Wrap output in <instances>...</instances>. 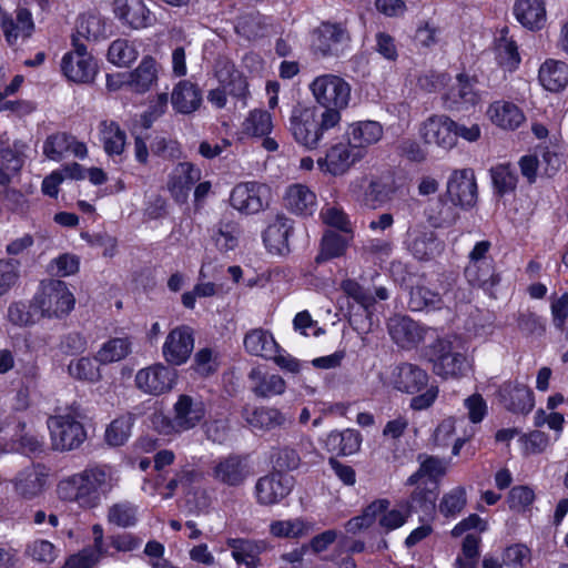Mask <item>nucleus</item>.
<instances>
[{"instance_id":"nucleus-1","label":"nucleus","mask_w":568,"mask_h":568,"mask_svg":"<svg viewBox=\"0 0 568 568\" xmlns=\"http://www.w3.org/2000/svg\"><path fill=\"white\" fill-rule=\"evenodd\" d=\"M118 483L119 475L113 466L95 464L60 480L57 494L61 500L74 503L82 509H93Z\"/></svg>"},{"instance_id":"nucleus-2","label":"nucleus","mask_w":568,"mask_h":568,"mask_svg":"<svg viewBox=\"0 0 568 568\" xmlns=\"http://www.w3.org/2000/svg\"><path fill=\"white\" fill-rule=\"evenodd\" d=\"M341 120L335 110L297 103L291 110L287 129L298 145L313 151L321 145L325 133L339 125Z\"/></svg>"},{"instance_id":"nucleus-3","label":"nucleus","mask_w":568,"mask_h":568,"mask_svg":"<svg viewBox=\"0 0 568 568\" xmlns=\"http://www.w3.org/2000/svg\"><path fill=\"white\" fill-rule=\"evenodd\" d=\"M425 356L433 373L443 379H459L470 369L465 348L456 336L436 339L427 347Z\"/></svg>"},{"instance_id":"nucleus-4","label":"nucleus","mask_w":568,"mask_h":568,"mask_svg":"<svg viewBox=\"0 0 568 568\" xmlns=\"http://www.w3.org/2000/svg\"><path fill=\"white\" fill-rule=\"evenodd\" d=\"M92 536L93 548L71 556L63 568H93L101 558L113 557L110 548L118 552H130L139 549L142 545L140 537L129 532L111 535L104 539L103 528L99 524L92 527Z\"/></svg>"},{"instance_id":"nucleus-5","label":"nucleus","mask_w":568,"mask_h":568,"mask_svg":"<svg viewBox=\"0 0 568 568\" xmlns=\"http://www.w3.org/2000/svg\"><path fill=\"white\" fill-rule=\"evenodd\" d=\"M75 305V297L68 284L58 278L41 281L38 292L33 296L34 310L41 317L62 318Z\"/></svg>"},{"instance_id":"nucleus-6","label":"nucleus","mask_w":568,"mask_h":568,"mask_svg":"<svg viewBox=\"0 0 568 568\" xmlns=\"http://www.w3.org/2000/svg\"><path fill=\"white\" fill-rule=\"evenodd\" d=\"M172 412V419L162 417L163 426L160 432L164 435L181 434L195 428L204 419L206 408L200 397L181 394L173 404Z\"/></svg>"},{"instance_id":"nucleus-7","label":"nucleus","mask_w":568,"mask_h":568,"mask_svg":"<svg viewBox=\"0 0 568 568\" xmlns=\"http://www.w3.org/2000/svg\"><path fill=\"white\" fill-rule=\"evenodd\" d=\"M315 101L324 110L341 111L348 106L351 85L339 75L327 73L316 77L308 85Z\"/></svg>"},{"instance_id":"nucleus-8","label":"nucleus","mask_w":568,"mask_h":568,"mask_svg":"<svg viewBox=\"0 0 568 568\" xmlns=\"http://www.w3.org/2000/svg\"><path fill=\"white\" fill-rule=\"evenodd\" d=\"M52 447L55 450H72L85 440L87 432L75 412L57 414L47 420Z\"/></svg>"},{"instance_id":"nucleus-9","label":"nucleus","mask_w":568,"mask_h":568,"mask_svg":"<svg viewBox=\"0 0 568 568\" xmlns=\"http://www.w3.org/2000/svg\"><path fill=\"white\" fill-rule=\"evenodd\" d=\"M176 378L175 369L158 363L139 369L134 377V384L143 394L160 396L173 389Z\"/></svg>"},{"instance_id":"nucleus-10","label":"nucleus","mask_w":568,"mask_h":568,"mask_svg":"<svg viewBox=\"0 0 568 568\" xmlns=\"http://www.w3.org/2000/svg\"><path fill=\"white\" fill-rule=\"evenodd\" d=\"M210 475L217 484L236 488L244 485L252 470L244 456L231 454L213 460Z\"/></svg>"},{"instance_id":"nucleus-11","label":"nucleus","mask_w":568,"mask_h":568,"mask_svg":"<svg viewBox=\"0 0 568 568\" xmlns=\"http://www.w3.org/2000/svg\"><path fill=\"white\" fill-rule=\"evenodd\" d=\"M271 187L264 183L245 182L237 184L231 193V205L243 213L255 214L268 206Z\"/></svg>"},{"instance_id":"nucleus-12","label":"nucleus","mask_w":568,"mask_h":568,"mask_svg":"<svg viewBox=\"0 0 568 568\" xmlns=\"http://www.w3.org/2000/svg\"><path fill=\"white\" fill-rule=\"evenodd\" d=\"M48 479V468L41 464H32L19 470L10 483L18 497L32 500L45 490Z\"/></svg>"},{"instance_id":"nucleus-13","label":"nucleus","mask_w":568,"mask_h":568,"mask_svg":"<svg viewBox=\"0 0 568 568\" xmlns=\"http://www.w3.org/2000/svg\"><path fill=\"white\" fill-rule=\"evenodd\" d=\"M194 348L193 331L186 325L172 329L162 347L164 359L172 365L184 364Z\"/></svg>"},{"instance_id":"nucleus-14","label":"nucleus","mask_w":568,"mask_h":568,"mask_svg":"<svg viewBox=\"0 0 568 568\" xmlns=\"http://www.w3.org/2000/svg\"><path fill=\"white\" fill-rule=\"evenodd\" d=\"M447 193L454 205L468 209L477 201V183L470 169L456 170L447 182Z\"/></svg>"},{"instance_id":"nucleus-15","label":"nucleus","mask_w":568,"mask_h":568,"mask_svg":"<svg viewBox=\"0 0 568 568\" xmlns=\"http://www.w3.org/2000/svg\"><path fill=\"white\" fill-rule=\"evenodd\" d=\"M363 156L364 153L352 149L349 143L338 142L328 148L325 156L317 160V164L323 172L342 175Z\"/></svg>"},{"instance_id":"nucleus-16","label":"nucleus","mask_w":568,"mask_h":568,"mask_svg":"<svg viewBox=\"0 0 568 568\" xmlns=\"http://www.w3.org/2000/svg\"><path fill=\"white\" fill-rule=\"evenodd\" d=\"M27 144L20 140L9 142L0 138V184L7 186L17 175L26 158Z\"/></svg>"},{"instance_id":"nucleus-17","label":"nucleus","mask_w":568,"mask_h":568,"mask_svg":"<svg viewBox=\"0 0 568 568\" xmlns=\"http://www.w3.org/2000/svg\"><path fill=\"white\" fill-rule=\"evenodd\" d=\"M293 487V478L274 471L261 477L255 485L257 501L262 505H274L285 498Z\"/></svg>"},{"instance_id":"nucleus-18","label":"nucleus","mask_w":568,"mask_h":568,"mask_svg":"<svg viewBox=\"0 0 568 568\" xmlns=\"http://www.w3.org/2000/svg\"><path fill=\"white\" fill-rule=\"evenodd\" d=\"M455 121L447 115H432L420 126V135L426 143L436 144L445 150L455 146Z\"/></svg>"},{"instance_id":"nucleus-19","label":"nucleus","mask_w":568,"mask_h":568,"mask_svg":"<svg viewBox=\"0 0 568 568\" xmlns=\"http://www.w3.org/2000/svg\"><path fill=\"white\" fill-rule=\"evenodd\" d=\"M294 231V222L283 214H278L268 223L263 233V242L267 251L275 255L290 253V237Z\"/></svg>"},{"instance_id":"nucleus-20","label":"nucleus","mask_w":568,"mask_h":568,"mask_svg":"<svg viewBox=\"0 0 568 568\" xmlns=\"http://www.w3.org/2000/svg\"><path fill=\"white\" fill-rule=\"evenodd\" d=\"M428 373L416 364L402 363L392 373L393 387L402 393L417 394L427 387Z\"/></svg>"},{"instance_id":"nucleus-21","label":"nucleus","mask_w":568,"mask_h":568,"mask_svg":"<svg viewBox=\"0 0 568 568\" xmlns=\"http://www.w3.org/2000/svg\"><path fill=\"white\" fill-rule=\"evenodd\" d=\"M201 170L190 162L175 165L168 179V190L176 202L183 203L191 187L201 180Z\"/></svg>"},{"instance_id":"nucleus-22","label":"nucleus","mask_w":568,"mask_h":568,"mask_svg":"<svg viewBox=\"0 0 568 568\" xmlns=\"http://www.w3.org/2000/svg\"><path fill=\"white\" fill-rule=\"evenodd\" d=\"M6 42L13 47L19 40L29 39L34 31V22L31 12L26 8H18L8 20L2 21L0 27Z\"/></svg>"},{"instance_id":"nucleus-23","label":"nucleus","mask_w":568,"mask_h":568,"mask_svg":"<svg viewBox=\"0 0 568 568\" xmlns=\"http://www.w3.org/2000/svg\"><path fill=\"white\" fill-rule=\"evenodd\" d=\"M61 70L64 77L75 83H88L97 73V65L92 55L65 53L61 60Z\"/></svg>"},{"instance_id":"nucleus-24","label":"nucleus","mask_w":568,"mask_h":568,"mask_svg":"<svg viewBox=\"0 0 568 568\" xmlns=\"http://www.w3.org/2000/svg\"><path fill=\"white\" fill-rule=\"evenodd\" d=\"M113 12L122 23L133 28H145L151 23V13L142 0H114Z\"/></svg>"},{"instance_id":"nucleus-25","label":"nucleus","mask_w":568,"mask_h":568,"mask_svg":"<svg viewBox=\"0 0 568 568\" xmlns=\"http://www.w3.org/2000/svg\"><path fill=\"white\" fill-rule=\"evenodd\" d=\"M486 114L490 122L503 130H516L524 121V112L513 102L499 100L493 102Z\"/></svg>"},{"instance_id":"nucleus-26","label":"nucleus","mask_w":568,"mask_h":568,"mask_svg":"<svg viewBox=\"0 0 568 568\" xmlns=\"http://www.w3.org/2000/svg\"><path fill=\"white\" fill-rule=\"evenodd\" d=\"M383 126L376 121H358L348 126L346 132L352 149L362 151L376 144L383 136Z\"/></svg>"},{"instance_id":"nucleus-27","label":"nucleus","mask_w":568,"mask_h":568,"mask_svg":"<svg viewBox=\"0 0 568 568\" xmlns=\"http://www.w3.org/2000/svg\"><path fill=\"white\" fill-rule=\"evenodd\" d=\"M409 295V307L412 311H422L424 308L438 310L443 306L450 307L455 304L456 300V296L450 295L448 291L440 294L425 285L414 286Z\"/></svg>"},{"instance_id":"nucleus-28","label":"nucleus","mask_w":568,"mask_h":568,"mask_svg":"<svg viewBox=\"0 0 568 568\" xmlns=\"http://www.w3.org/2000/svg\"><path fill=\"white\" fill-rule=\"evenodd\" d=\"M388 331L393 341L404 348L416 345L424 337L423 328L415 321L406 316L390 318Z\"/></svg>"},{"instance_id":"nucleus-29","label":"nucleus","mask_w":568,"mask_h":568,"mask_svg":"<svg viewBox=\"0 0 568 568\" xmlns=\"http://www.w3.org/2000/svg\"><path fill=\"white\" fill-rule=\"evenodd\" d=\"M98 136L109 156L121 155L126 145V133L113 120H102L98 124Z\"/></svg>"},{"instance_id":"nucleus-30","label":"nucleus","mask_w":568,"mask_h":568,"mask_svg":"<svg viewBox=\"0 0 568 568\" xmlns=\"http://www.w3.org/2000/svg\"><path fill=\"white\" fill-rule=\"evenodd\" d=\"M505 407L515 413H529L534 407L532 392L524 384H506L500 388Z\"/></svg>"},{"instance_id":"nucleus-31","label":"nucleus","mask_w":568,"mask_h":568,"mask_svg":"<svg viewBox=\"0 0 568 568\" xmlns=\"http://www.w3.org/2000/svg\"><path fill=\"white\" fill-rule=\"evenodd\" d=\"M284 203L294 214L312 215L316 209V195L306 185L293 184L285 192Z\"/></svg>"},{"instance_id":"nucleus-32","label":"nucleus","mask_w":568,"mask_h":568,"mask_svg":"<svg viewBox=\"0 0 568 568\" xmlns=\"http://www.w3.org/2000/svg\"><path fill=\"white\" fill-rule=\"evenodd\" d=\"M541 85L550 92H559L568 84V64L560 60L548 59L539 68Z\"/></svg>"},{"instance_id":"nucleus-33","label":"nucleus","mask_w":568,"mask_h":568,"mask_svg":"<svg viewBox=\"0 0 568 568\" xmlns=\"http://www.w3.org/2000/svg\"><path fill=\"white\" fill-rule=\"evenodd\" d=\"M171 102L176 112L193 113L202 103L201 90L189 81H180L173 89Z\"/></svg>"},{"instance_id":"nucleus-34","label":"nucleus","mask_w":568,"mask_h":568,"mask_svg":"<svg viewBox=\"0 0 568 568\" xmlns=\"http://www.w3.org/2000/svg\"><path fill=\"white\" fill-rule=\"evenodd\" d=\"M244 417L252 428L258 430H273L284 427L290 422V418L284 413L274 407L246 409Z\"/></svg>"},{"instance_id":"nucleus-35","label":"nucleus","mask_w":568,"mask_h":568,"mask_svg":"<svg viewBox=\"0 0 568 568\" xmlns=\"http://www.w3.org/2000/svg\"><path fill=\"white\" fill-rule=\"evenodd\" d=\"M347 32L339 24L323 23L314 41V48L323 55L337 54L339 47L347 40Z\"/></svg>"},{"instance_id":"nucleus-36","label":"nucleus","mask_w":568,"mask_h":568,"mask_svg":"<svg viewBox=\"0 0 568 568\" xmlns=\"http://www.w3.org/2000/svg\"><path fill=\"white\" fill-rule=\"evenodd\" d=\"M362 440V435L355 429L333 430L326 436L325 447L328 452L347 456L359 450Z\"/></svg>"},{"instance_id":"nucleus-37","label":"nucleus","mask_w":568,"mask_h":568,"mask_svg":"<svg viewBox=\"0 0 568 568\" xmlns=\"http://www.w3.org/2000/svg\"><path fill=\"white\" fill-rule=\"evenodd\" d=\"M417 462L419 463V468L407 478V486L417 485L423 477H428L436 486V481L445 476L448 469V462L435 456L419 454Z\"/></svg>"},{"instance_id":"nucleus-38","label":"nucleus","mask_w":568,"mask_h":568,"mask_svg":"<svg viewBox=\"0 0 568 568\" xmlns=\"http://www.w3.org/2000/svg\"><path fill=\"white\" fill-rule=\"evenodd\" d=\"M248 378L252 382V390L257 397L270 398L285 392V381L276 374H266L258 368H253Z\"/></svg>"},{"instance_id":"nucleus-39","label":"nucleus","mask_w":568,"mask_h":568,"mask_svg":"<svg viewBox=\"0 0 568 568\" xmlns=\"http://www.w3.org/2000/svg\"><path fill=\"white\" fill-rule=\"evenodd\" d=\"M158 79V64L152 57H144L136 69L129 74L125 82L130 90L144 93L149 91Z\"/></svg>"},{"instance_id":"nucleus-40","label":"nucleus","mask_w":568,"mask_h":568,"mask_svg":"<svg viewBox=\"0 0 568 568\" xmlns=\"http://www.w3.org/2000/svg\"><path fill=\"white\" fill-rule=\"evenodd\" d=\"M197 473L191 468H182L174 474L170 479H165L162 473L155 479V487L159 494L164 498H171L174 496L178 488L189 491L193 483L196 480Z\"/></svg>"},{"instance_id":"nucleus-41","label":"nucleus","mask_w":568,"mask_h":568,"mask_svg":"<svg viewBox=\"0 0 568 568\" xmlns=\"http://www.w3.org/2000/svg\"><path fill=\"white\" fill-rule=\"evenodd\" d=\"M231 549L233 559L237 564L245 565L247 568H256L258 565V556L263 546L254 540L243 538H230L226 541Z\"/></svg>"},{"instance_id":"nucleus-42","label":"nucleus","mask_w":568,"mask_h":568,"mask_svg":"<svg viewBox=\"0 0 568 568\" xmlns=\"http://www.w3.org/2000/svg\"><path fill=\"white\" fill-rule=\"evenodd\" d=\"M465 278L467 283L485 293L493 294V288L499 283V275L495 271V264L466 265Z\"/></svg>"},{"instance_id":"nucleus-43","label":"nucleus","mask_w":568,"mask_h":568,"mask_svg":"<svg viewBox=\"0 0 568 568\" xmlns=\"http://www.w3.org/2000/svg\"><path fill=\"white\" fill-rule=\"evenodd\" d=\"M516 19L526 28H540L546 19L541 0H516L514 6Z\"/></svg>"},{"instance_id":"nucleus-44","label":"nucleus","mask_w":568,"mask_h":568,"mask_svg":"<svg viewBox=\"0 0 568 568\" xmlns=\"http://www.w3.org/2000/svg\"><path fill=\"white\" fill-rule=\"evenodd\" d=\"M132 352V343L129 337H113L104 342L95 354V361L100 365H109L121 362Z\"/></svg>"},{"instance_id":"nucleus-45","label":"nucleus","mask_w":568,"mask_h":568,"mask_svg":"<svg viewBox=\"0 0 568 568\" xmlns=\"http://www.w3.org/2000/svg\"><path fill=\"white\" fill-rule=\"evenodd\" d=\"M445 101L447 109L460 110L468 105H475L478 97L469 81L464 75H458L456 84L446 93Z\"/></svg>"},{"instance_id":"nucleus-46","label":"nucleus","mask_w":568,"mask_h":568,"mask_svg":"<svg viewBox=\"0 0 568 568\" xmlns=\"http://www.w3.org/2000/svg\"><path fill=\"white\" fill-rule=\"evenodd\" d=\"M245 349L254 356L271 358L277 352L274 337L262 328L250 331L244 337Z\"/></svg>"},{"instance_id":"nucleus-47","label":"nucleus","mask_w":568,"mask_h":568,"mask_svg":"<svg viewBox=\"0 0 568 568\" xmlns=\"http://www.w3.org/2000/svg\"><path fill=\"white\" fill-rule=\"evenodd\" d=\"M139 57L134 42L128 39H116L108 50V61L119 68L130 67Z\"/></svg>"},{"instance_id":"nucleus-48","label":"nucleus","mask_w":568,"mask_h":568,"mask_svg":"<svg viewBox=\"0 0 568 568\" xmlns=\"http://www.w3.org/2000/svg\"><path fill=\"white\" fill-rule=\"evenodd\" d=\"M69 375L80 382L98 383L102 378L100 367L97 365L95 357L82 356L70 361L68 365Z\"/></svg>"},{"instance_id":"nucleus-49","label":"nucleus","mask_w":568,"mask_h":568,"mask_svg":"<svg viewBox=\"0 0 568 568\" xmlns=\"http://www.w3.org/2000/svg\"><path fill=\"white\" fill-rule=\"evenodd\" d=\"M38 310H34L33 300L30 304L22 301H16L9 304L7 310V320L17 327H29L38 322Z\"/></svg>"},{"instance_id":"nucleus-50","label":"nucleus","mask_w":568,"mask_h":568,"mask_svg":"<svg viewBox=\"0 0 568 568\" xmlns=\"http://www.w3.org/2000/svg\"><path fill=\"white\" fill-rule=\"evenodd\" d=\"M313 525L302 518L276 520L270 525V532L278 538H300L308 535Z\"/></svg>"},{"instance_id":"nucleus-51","label":"nucleus","mask_w":568,"mask_h":568,"mask_svg":"<svg viewBox=\"0 0 568 568\" xmlns=\"http://www.w3.org/2000/svg\"><path fill=\"white\" fill-rule=\"evenodd\" d=\"M241 231L233 221H221L212 231V239L220 251L234 250L239 244Z\"/></svg>"},{"instance_id":"nucleus-52","label":"nucleus","mask_w":568,"mask_h":568,"mask_svg":"<svg viewBox=\"0 0 568 568\" xmlns=\"http://www.w3.org/2000/svg\"><path fill=\"white\" fill-rule=\"evenodd\" d=\"M134 424L132 414H124L111 422L105 430V440L110 446H122L131 436Z\"/></svg>"},{"instance_id":"nucleus-53","label":"nucleus","mask_w":568,"mask_h":568,"mask_svg":"<svg viewBox=\"0 0 568 568\" xmlns=\"http://www.w3.org/2000/svg\"><path fill=\"white\" fill-rule=\"evenodd\" d=\"M437 487L429 488L427 486H417L410 495L409 503L406 508L409 513L420 511L424 515H429L435 510L437 500Z\"/></svg>"},{"instance_id":"nucleus-54","label":"nucleus","mask_w":568,"mask_h":568,"mask_svg":"<svg viewBox=\"0 0 568 568\" xmlns=\"http://www.w3.org/2000/svg\"><path fill=\"white\" fill-rule=\"evenodd\" d=\"M106 33L104 19L98 13L82 14L77 22V36L87 40H98Z\"/></svg>"},{"instance_id":"nucleus-55","label":"nucleus","mask_w":568,"mask_h":568,"mask_svg":"<svg viewBox=\"0 0 568 568\" xmlns=\"http://www.w3.org/2000/svg\"><path fill=\"white\" fill-rule=\"evenodd\" d=\"M389 506L386 499H379L372 503L361 516L354 517L346 523V530L356 534L364 528L371 527L377 519L378 513Z\"/></svg>"},{"instance_id":"nucleus-56","label":"nucleus","mask_w":568,"mask_h":568,"mask_svg":"<svg viewBox=\"0 0 568 568\" xmlns=\"http://www.w3.org/2000/svg\"><path fill=\"white\" fill-rule=\"evenodd\" d=\"M244 132L253 136H264L273 129L272 116L267 111L253 110L243 123Z\"/></svg>"},{"instance_id":"nucleus-57","label":"nucleus","mask_w":568,"mask_h":568,"mask_svg":"<svg viewBox=\"0 0 568 568\" xmlns=\"http://www.w3.org/2000/svg\"><path fill=\"white\" fill-rule=\"evenodd\" d=\"M246 91V82L242 78L240 73L232 74V80L230 84L226 88L223 89H214L209 92L207 99L209 101L215 105L216 108L221 109L224 108L226 104V94H233V95H243Z\"/></svg>"},{"instance_id":"nucleus-58","label":"nucleus","mask_w":568,"mask_h":568,"mask_svg":"<svg viewBox=\"0 0 568 568\" xmlns=\"http://www.w3.org/2000/svg\"><path fill=\"white\" fill-rule=\"evenodd\" d=\"M301 455L293 446H281L274 448L272 453V462L276 471H287L297 469L301 465Z\"/></svg>"},{"instance_id":"nucleus-59","label":"nucleus","mask_w":568,"mask_h":568,"mask_svg":"<svg viewBox=\"0 0 568 568\" xmlns=\"http://www.w3.org/2000/svg\"><path fill=\"white\" fill-rule=\"evenodd\" d=\"M72 135L65 132H58L47 138L43 143V154L53 161H60L69 152Z\"/></svg>"},{"instance_id":"nucleus-60","label":"nucleus","mask_w":568,"mask_h":568,"mask_svg":"<svg viewBox=\"0 0 568 568\" xmlns=\"http://www.w3.org/2000/svg\"><path fill=\"white\" fill-rule=\"evenodd\" d=\"M235 29L239 34L253 40L264 34L265 19L260 13L245 14L239 18Z\"/></svg>"},{"instance_id":"nucleus-61","label":"nucleus","mask_w":568,"mask_h":568,"mask_svg":"<svg viewBox=\"0 0 568 568\" xmlns=\"http://www.w3.org/2000/svg\"><path fill=\"white\" fill-rule=\"evenodd\" d=\"M26 554L39 564L50 565L57 559L59 550L49 540L36 539L27 546Z\"/></svg>"},{"instance_id":"nucleus-62","label":"nucleus","mask_w":568,"mask_h":568,"mask_svg":"<svg viewBox=\"0 0 568 568\" xmlns=\"http://www.w3.org/2000/svg\"><path fill=\"white\" fill-rule=\"evenodd\" d=\"M80 258L71 253H63L50 261L47 271L52 276L67 277L78 273Z\"/></svg>"},{"instance_id":"nucleus-63","label":"nucleus","mask_w":568,"mask_h":568,"mask_svg":"<svg viewBox=\"0 0 568 568\" xmlns=\"http://www.w3.org/2000/svg\"><path fill=\"white\" fill-rule=\"evenodd\" d=\"M494 186L499 195L509 193L516 189L517 175L508 164H499L491 169Z\"/></svg>"},{"instance_id":"nucleus-64","label":"nucleus","mask_w":568,"mask_h":568,"mask_svg":"<svg viewBox=\"0 0 568 568\" xmlns=\"http://www.w3.org/2000/svg\"><path fill=\"white\" fill-rule=\"evenodd\" d=\"M466 505V490L464 487H455L445 494L438 509L445 517L456 516Z\"/></svg>"}]
</instances>
